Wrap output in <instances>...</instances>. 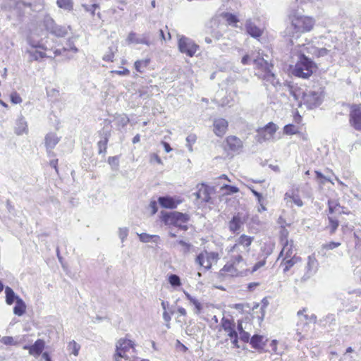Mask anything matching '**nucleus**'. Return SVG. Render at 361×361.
<instances>
[{
    "label": "nucleus",
    "mask_w": 361,
    "mask_h": 361,
    "mask_svg": "<svg viewBox=\"0 0 361 361\" xmlns=\"http://www.w3.org/2000/svg\"><path fill=\"white\" fill-rule=\"evenodd\" d=\"M149 208L151 210V214H154L158 210V206L156 201H151L149 205Z\"/></svg>",
    "instance_id": "nucleus-60"
},
{
    "label": "nucleus",
    "mask_w": 361,
    "mask_h": 361,
    "mask_svg": "<svg viewBox=\"0 0 361 361\" xmlns=\"http://www.w3.org/2000/svg\"><path fill=\"white\" fill-rule=\"evenodd\" d=\"M149 161L151 163H153V162H157L159 164H162V161H161V159H160V157L157 154H152L150 155V159H149Z\"/></svg>",
    "instance_id": "nucleus-63"
},
{
    "label": "nucleus",
    "mask_w": 361,
    "mask_h": 361,
    "mask_svg": "<svg viewBox=\"0 0 361 361\" xmlns=\"http://www.w3.org/2000/svg\"><path fill=\"white\" fill-rule=\"evenodd\" d=\"M349 123L355 130L361 131V104H353L350 106Z\"/></svg>",
    "instance_id": "nucleus-9"
},
{
    "label": "nucleus",
    "mask_w": 361,
    "mask_h": 361,
    "mask_svg": "<svg viewBox=\"0 0 361 361\" xmlns=\"http://www.w3.org/2000/svg\"><path fill=\"white\" fill-rule=\"evenodd\" d=\"M5 294H6V301L8 305H12L16 300H17V296L13 289L8 286L5 288Z\"/></svg>",
    "instance_id": "nucleus-33"
},
{
    "label": "nucleus",
    "mask_w": 361,
    "mask_h": 361,
    "mask_svg": "<svg viewBox=\"0 0 361 361\" xmlns=\"http://www.w3.org/2000/svg\"><path fill=\"white\" fill-rule=\"evenodd\" d=\"M222 16L226 19L229 25L235 24L238 22L237 17L230 13H223Z\"/></svg>",
    "instance_id": "nucleus-42"
},
{
    "label": "nucleus",
    "mask_w": 361,
    "mask_h": 361,
    "mask_svg": "<svg viewBox=\"0 0 361 361\" xmlns=\"http://www.w3.org/2000/svg\"><path fill=\"white\" fill-rule=\"evenodd\" d=\"M43 22L46 30L57 37H63L68 33L69 27L56 25L49 15L44 16Z\"/></svg>",
    "instance_id": "nucleus-7"
},
{
    "label": "nucleus",
    "mask_w": 361,
    "mask_h": 361,
    "mask_svg": "<svg viewBox=\"0 0 361 361\" xmlns=\"http://www.w3.org/2000/svg\"><path fill=\"white\" fill-rule=\"evenodd\" d=\"M26 52L30 56V61H38L40 59L47 57V54L44 52L38 50L27 49Z\"/></svg>",
    "instance_id": "nucleus-31"
},
{
    "label": "nucleus",
    "mask_w": 361,
    "mask_h": 361,
    "mask_svg": "<svg viewBox=\"0 0 361 361\" xmlns=\"http://www.w3.org/2000/svg\"><path fill=\"white\" fill-rule=\"evenodd\" d=\"M284 86L294 99L298 102L299 106H300L302 102V97L305 92L301 88L290 83L285 84Z\"/></svg>",
    "instance_id": "nucleus-16"
},
{
    "label": "nucleus",
    "mask_w": 361,
    "mask_h": 361,
    "mask_svg": "<svg viewBox=\"0 0 361 361\" xmlns=\"http://www.w3.org/2000/svg\"><path fill=\"white\" fill-rule=\"evenodd\" d=\"M231 261L238 267H239L240 264H244L243 256L239 254L232 256Z\"/></svg>",
    "instance_id": "nucleus-55"
},
{
    "label": "nucleus",
    "mask_w": 361,
    "mask_h": 361,
    "mask_svg": "<svg viewBox=\"0 0 361 361\" xmlns=\"http://www.w3.org/2000/svg\"><path fill=\"white\" fill-rule=\"evenodd\" d=\"M245 221V217L242 214L237 213L228 222L229 231L233 233H239Z\"/></svg>",
    "instance_id": "nucleus-13"
},
{
    "label": "nucleus",
    "mask_w": 361,
    "mask_h": 361,
    "mask_svg": "<svg viewBox=\"0 0 361 361\" xmlns=\"http://www.w3.org/2000/svg\"><path fill=\"white\" fill-rule=\"evenodd\" d=\"M305 312V309H303V310H299L298 312V316L300 318V322L298 323L297 324V326H298V329H297V331H298V334H301L302 332L303 331V330H301V331H300V329H299V326L301 324L302 322H303L305 320H304V315H305L304 314V312Z\"/></svg>",
    "instance_id": "nucleus-52"
},
{
    "label": "nucleus",
    "mask_w": 361,
    "mask_h": 361,
    "mask_svg": "<svg viewBox=\"0 0 361 361\" xmlns=\"http://www.w3.org/2000/svg\"><path fill=\"white\" fill-rule=\"evenodd\" d=\"M221 190L225 191L224 194L226 195H231L239 191V189L237 187L229 185H224Z\"/></svg>",
    "instance_id": "nucleus-43"
},
{
    "label": "nucleus",
    "mask_w": 361,
    "mask_h": 361,
    "mask_svg": "<svg viewBox=\"0 0 361 361\" xmlns=\"http://www.w3.org/2000/svg\"><path fill=\"white\" fill-rule=\"evenodd\" d=\"M169 282L173 287L179 286L181 284L179 276L176 274H171L169 276Z\"/></svg>",
    "instance_id": "nucleus-46"
},
{
    "label": "nucleus",
    "mask_w": 361,
    "mask_h": 361,
    "mask_svg": "<svg viewBox=\"0 0 361 361\" xmlns=\"http://www.w3.org/2000/svg\"><path fill=\"white\" fill-rule=\"evenodd\" d=\"M285 200L287 204L294 203L298 207L302 206V201L300 200L298 195H289L288 193L285 194Z\"/></svg>",
    "instance_id": "nucleus-36"
},
{
    "label": "nucleus",
    "mask_w": 361,
    "mask_h": 361,
    "mask_svg": "<svg viewBox=\"0 0 361 361\" xmlns=\"http://www.w3.org/2000/svg\"><path fill=\"white\" fill-rule=\"evenodd\" d=\"M240 338L243 342H248L250 339V334L246 331L240 332Z\"/></svg>",
    "instance_id": "nucleus-64"
},
{
    "label": "nucleus",
    "mask_w": 361,
    "mask_h": 361,
    "mask_svg": "<svg viewBox=\"0 0 361 361\" xmlns=\"http://www.w3.org/2000/svg\"><path fill=\"white\" fill-rule=\"evenodd\" d=\"M254 240V237L249 236L245 234H242L235 241V243L231 247L229 252H238L243 251L240 250V247L242 246L246 253L250 252V247Z\"/></svg>",
    "instance_id": "nucleus-10"
},
{
    "label": "nucleus",
    "mask_w": 361,
    "mask_h": 361,
    "mask_svg": "<svg viewBox=\"0 0 361 361\" xmlns=\"http://www.w3.org/2000/svg\"><path fill=\"white\" fill-rule=\"evenodd\" d=\"M314 69V63L304 54H301L293 70V73L295 76L308 78L313 73Z\"/></svg>",
    "instance_id": "nucleus-4"
},
{
    "label": "nucleus",
    "mask_w": 361,
    "mask_h": 361,
    "mask_svg": "<svg viewBox=\"0 0 361 361\" xmlns=\"http://www.w3.org/2000/svg\"><path fill=\"white\" fill-rule=\"evenodd\" d=\"M128 43L145 44L148 47L154 44V41L151 39V33L146 32L141 35L134 32H130L127 37Z\"/></svg>",
    "instance_id": "nucleus-11"
},
{
    "label": "nucleus",
    "mask_w": 361,
    "mask_h": 361,
    "mask_svg": "<svg viewBox=\"0 0 361 361\" xmlns=\"http://www.w3.org/2000/svg\"><path fill=\"white\" fill-rule=\"evenodd\" d=\"M328 219H329V224L331 226V233H334L335 231L338 227V225H339L338 221L337 219H335L330 216H329Z\"/></svg>",
    "instance_id": "nucleus-53"
},
{
    "label": "nucleus",
    "mask_w": 361,
    "mask_h": 361,
    "mask_svg": "<svg viewBox=\"0 0 361 361\" xmlns=\"http://www.w3.org/2000/svg\"><path fill=\"white\" fill-rule=\"evenodd\" d=\"M202 252L204 255H207L209 262L212 264L213 261H216L219 259V255L216 252L207 251H204Z\"/></svg>",
    "instance_id": "nucleus-49"
},
{
    "label": "nucleus",
    "mask_w": 361,
    "mask_h": 361,
    "mask_svg": "<svg viewBox=\"0 0 361 361\" xmlns=\"http://www.w3.org/2000/svg\"><path fill=\"white\" fill-rule=\"evenodd\" d=\"M158 201L160 205L164 208L174 209L177 206L173 199L170 197H160Z\"/></svg>",
    "instance_id": "nucleus-28"
},
{
    "label": "nucleus",
    "mask_w": 361,
    "mask_h": 361,
    "mask_svg": "<svg viewBox=\"0 0 361 361\" xmlns=\"http://www.w3.org/2000/svg\"><path fill=\"white\" fill-rule=\"evenodd\" d=\"M59 142V137L54 133H49L45 137V147L49 157L54 155L52 149Z\"/></svg>",
    "instance_id": "nucleus-18"
},
{
    "label": "nucleus",
    "mask_w": 361,
    "mask_h": 361,
    "mask_svg": "<svg viewBox=\"0 0 361 361\" xmlns=\"http://www.w3.org/2000/svg\"><path fill=\"white\" fill-rule=\"evenodd\" d=\"M128 231L129 230L127 227L119 228L118 236L122 242H123L126 239L128 235Z\"/></svg>",
    "instance_id": "nucleus-51"
},
{
    "label": "nucleus",
    "mask_w": 361,
    "mask_h": 361,
    "mask_svg": "<svg viewBox=\"0 0 361 361\" xmlns=\"http://www.w3.org/2000/svg\"><path fill=\"white\" fill-rule=\"evenodd\" d=\"M180 245L183 247L182 252L183 254H187L190 252L192 245L185 242L184 240H180L177 242Z\"/></svg>",
    "instance_id": "nucleus-48"
},
{
    "label": "nucleus",
    "mask_w": 361,
    "mask_h": 361,
    "mask_svg": "<svg viewBox=\"0 0 361 361\" xmlns=\"http://www.w3.org/2000/svg\"><path fill=\"white\" fill-rule=\"evenodd\" d=\"M58 6L66 11H71L73 8V2L72 0H57Z\"/></svg>",
    "instance_id": "nucleus-37"
},
{
    "label": "nucleus",
    "mask_w": 361,
    "mask_h": 361,
    "mask_svg": "<svg viewBox=\"0 0 361 361\" xmlns=\"http://www.w3.org/2000/svg\"><path fill=\"white\" fill-rule=\"evenodd\" d=\"M161 214L162 221L165 224L173 225L183 231L188 230V226L185 224L190 219L188 214L178 212H161Z\"/></svg>",
    "instance_id": "nucleus-3"
},
{
    "label": "nucleus",
    "mask_w": 361,
    "mask_h": 361,
    "mask_svg": "<svg viewBox=\"0 0 361 361\" xmlns=\"http://www.w3.org/2000/svg\"><path fill=\"white\" fill-rule=\"evenodd\" d=\"M213 126L215 135L219 137H222L228 129V121L222 118H215Z\"/></svg>",
    "instance_id": "nucleus-15"
},
{
    "label": "nucleus",
    "mask_w": 361,
    "mask_h": 361,
    "mask_svg": "<svg viewBox=\"0 0 361 361\" xmlns=\"http://www.w3.org/2000/svg\"><path fill=\"white\" fill-rule=\"evenodd\" d=\"M185 295L190 302L195 306V313L199 314L202 310V304L198 301V300L190 295L188 293L185 292Z\"/></svg>",
    "instance_id": "nucleus-30"
},
{
    "label": "nucleus",
    "mask_w": 361,
    "mask_h": 361,
    "mask_svg": "<svg viewBox=\"0 0 361 361\" xmlns=\"http://www.w3.org/2000/svg\"><path fill=\"white\" fill-rule=\"evenodd\" d=\"M283 131L287 135H293L296 133L297 130L294 125L288 124L284 126Z\"/></svg>",
    "instance_id": "nucleus-50"
},
{
    "label": "nucleus",
    "mask_w": 361,
    "mask_h": 361,
    "mask_svg": "<svg viewBox=\"0 0 361 361\" xmlns=\"http://www.w3.org/2000/svg\"><path fill=\"white\" fill-rule=\"evenodd\" d=\"M28 44L32 49H46L45 47L40 42H35L31 38L27 39Z\"/></svg>",
    "instance_id": "nucleus-47"
},
{
    "label": "nucleus",
    "mask_w": 361,
    "mask_h": 361,
    "mask_svg": "<svg viewBox=\"0 0 361 361\" xmlns=\"http://www.w3.org/2000/svg\"><path fill=\"white\" fill-rule=\"evenodd\" d=\"M45 347V342L42 339H37L33 345H30V355L34 356L35 357H37L41 354L42 355V352Z\"/></svg>",
    "instance_id": "nucleus-19"
},
{
    "label": "nucleus",
    "mask_w": 361,
    "mask_h": 361,
    "mask_svg": "<svg viewBox=\"0 0 361 361\" xmlns=\"http://www.w3.org/2000/svg\"><path fill=\"white\" fill-rule=\"evenodd\" d=\"M178 47L181 53L190 57H192L199 48V46L193 40L183 35L179 36Z\"/></svg>",
    "instance_id": "nucleus-8"
},
{
    "label": "nucleus",
    "mask_w": 361,
    "mask_h": 361,
    "mask_svg": "<svg viewBox=\"0 0 361 361\" xmlns=\"http://www.w3.org/2000/svg\"><path fill=\"white\" fill-rule=\"evenodd\" d=\"M318 263L317 259L312 256L308 257V261L307 264V272L306 276L307 278H310L311 276H312L317 269Z\"/></svg>",
    "instance_id": "nucleus-24"
},
{
    "label": "nucleus",
    "mask_w": 361,
    "mask_h": 361,
    "mask_svg": "<svg viewBox=\"0 0 361 361\" xmlns=\"http://www.w3.org/2000/svg\"><path fill=\"white\" fill-rule=\"evenodd\" d=\"M221 271L227 273L231 276H237L242 274V271H240L238 267L231 261L224 265Z\"/></svg>",
    "instance_id": "nucleus-22"
},
{
    "label": "nucleus",
    "mask_w": 361,
    "mask_h": 361,
    "mask_svg": "<svg viewBox=\"0 0 361 361\" xmlns=\"http://www.w3.org/2000/svg\"><path fill=\"white\" fill-rule=\"evenodd\" d=\"M134 345V342L131 340L119 339L116 345L114 361H137L135 360H130L135 351Z\"/></svg>",
    "instance_id": "nucleus-1"
},
{
    "label": "nucleus",
    "mask_w": 361,
    "mask_h": 361,
    "mask_svg": "<svg viewBox=\"0 0 361 361\" xmlns=\"http://www.w3.org/2000/svg\"><path fill=\"white\" fill-rule=\"evenodd\" d=\"M26 305L25 302L20 298H17L16 305L13 308V313L18 316H22L25 312Z\"/></svg>",
    "instance_id": "nucleus-29"
},
{
    "label": "nucleus",
    "mask_w": 361,
    "mask_h": 361,
    "mask_svg": "<svg viewBox=\"0 0 361 361\" xmlns=\"http://www.w3.org/2000/svg\"><path fill=\"white\" fill-rule=\"evenodd\" d=\"M281 229L280 231V237H281V244L283 245V247L280 253V255L283 256L286 249L288 248V236L289 232L285 228L284 225H281Z\"/></svg>",
    "instance_id": "nucleus-27"
},
{
    "label": "nucleus",
    "mask_w": 361,
    "mask_h": 361,
    "mask_svg": "<svg viewBox=\"0 0 361 361\" xmlns=\"http://www.w3.org/2000/svg\"><path fill=\"white\" fill-rule=\"evenodd\" d=\"M15 133L18 135L27 133V124L23 117H20L18 119Z\"/></svg>",
    "instance_id": "nucleus-26"
},
{
    "label": "nucleus",
    "mask_w": 361,
    "mask_h": 361,
    "mask_svg": "<svg viewBox=\"0 0 361 361\" xmlns=\"http://www.w3.org/2000/svg\"><path fill=\"white\" fill-rule=\"evenodd\" d=\"M1 341L4 345H14L16 344V343L14 341V339L12 336H4L1 338Z\"/></svg>",
    "instance_id": "nucleus-56"
},
{
    "label": "nucleus",
    "mask_w": 361,
    "mask_h": 361,
    "mask_svg": "<svg viewBox=\"0 0 361 361\" xmlns=\"http://www.w3.org/2000/svg\"><path fill=\"white\" fill-rule=\"evenodd\" d=\"M11 101L13 104H17L22 102V99L19 94H18L16 92H13L11 94Z\"/></svg>",
    "instance_id": "nucleus-54"
},
{
    "label": "nucleus",
    "mask_w": 361,
    "mask_h": 361,
    "mask_svg": "<svg viewBox=\"0 0 361 361\" xmlns=\"http://www.w3.org/2000/svg\"><path fill=\"white\" fill-rule=\"evenodd\" d=\"M150 60L149 59L137 60L135 62L134 66L135 70L139 73H143L144 70L149 64Z\"/></svg>",
    "instance_id": "nucleus-34"
},
{
    "label": "nucleus",
    "mask_w": 361,
    "mask_h": 361,
    "mask_svg": "<svg viewBox=\"0 0 361 361\" xmlns=\"http://www.w3.org/2000/svg\"><path fill=\"white\" fill-rule=\"evenodd\" d=\"M80 345L78 344L75 341H70L68 345V350L73 354L75 356L78 355Z\"/></svg>",
    "instance_id": "nucleus-40"
},
{
    "label": "nucleus",
    "mask_w": 361,
    "mask_h": 361,
    "mask_svg": "<svg viewBox=\"0 0 361 361\" xmlns=\"http://www.w3.org/2000/svg\"><path fill=\"white\" fill-rule=\"evenodd\" d=\"M82 7L85 8L86 11L90 12L92 16L94 15V12L96 8L99 7L98 4H94L92 5L88 6V5H82Z\"/></svg>",
    "instance_id": "nucleus-57"
},
{
    "label": "nucleus",
    "mask_w": 361,
    "mask_h": 361,
    "mask_svg": "<svg viewBox=\"0 0 361 361\" xmlns=\"http://www.w3.org/2000/svg\"><path fill=\"white\" fill-rule=\"evenodd\" d=\"M266 264V260L265 259H263V260H260L258 262H257L252 267V269L251 271L252 273L256 271L257 270H258L259 268L264 267Z\"/></svg>",
    "instance_id": "nucleus-59"
},
{
    "label": "nucleus",
    "mask_w": 361,
    "mask_h": 361,
    "mask_svg": "<svg viewBox=\"0 0 361 361\" xmlns=\"http://www.w3.org/2000/svg\"><path fill=\"white\" fill-rule=\"evenodd\" d=\"M328 206L329 214L337 212L338 208L341 207L340 204L337 201L332 200L328 201Z\"/></svg>",
    "instance_id": "nucleus-45"
},
{
    "label": "nucleus",
    "mask_w": 361,
    "mask_h": 361,
    "mask_svg": "<svg viewBox=\"0 0 361 361\" xmlns=\"http://www.w3.org/2000/svg\"><path fill=\"white\" fill-rule=\"evenodd\" d=\"M226 142L229 149L233 152H238L243 147L242 141L235 136H229L226 138Z\"/></svg>",
    "instance_id": "nucleus-23"
},
{
    "label": "nucleus",
    "mask_w": 361,
    "mask_h": 361,
    "mask_svg": "<svg viewBox=\"0 0 361 361\" xmlns=\"http://www.w3.org/2000/svg\"><path fill=\"white\" fill-rule=\"evenodd\" d=\"M324 95L322 90L305 92L302 97V102L307 109H312L319 106L323 101Z\"/></svg>",
    "instance_id": "nucleus-6"
},
{
    "label": "nucleus",
    "mask_w": 361,
    "mask_h": 361,
    "mask_svg": "<svg viewBox=\"0 0 361 361\" xmlns=\"http://www.w3.org/2000/svg\"><path fill=\"white\" fill-rule=\"evenodd\" d=\"M253 63L256 67L262 73L258 72V75L266 82H270L273 86L281 85L279 80L276 78L275 75L271 72L273 66L269 63L263 58L257 57L253 59Z\"/></svg>",
    "instance_id": "nucleus-2"
},
{
    "label": "nucleus",
    "mask_w": 361,
    "mask_h": 361,
    "mask_svg": "<svg viewBox=\"0 0 361 361\" xmlns=\"http://www.w3.org/2000/svg\"><path fill=\"white\" fill-rule=\"evenodd\" d=\"M197 140V136L195 134H190L186 137V147H188L190 152H192V145L195 143Z\"/></svg>",
    "instance_id": "nucleus-44"
},
{
    "label": "nucleus",
    "mask_w": 361,
    "mask_h": 361,
    "mask_svg": "<svg viewBox=\"0 0 361 361\" xmlns=\"http://www.w3.org/2000/svg\"><path fill=\"white\" fill-rule=\"evenodd\" d=\"M111 72L121 76L128 75L130 74V71L126 68H122V70L113 71Z\"/></svg>",
    "instance_id": "nucleus-61"
},
{
    "label": "nucleus",
    "mask_w": 361,
    "mask_h": 361,
    "mask_svg": "<svg viewBox=\"0 0 361 361\" xmlns=\"http://www.w3.org/2000/svg\"><path fill=\"white\" fill-rule=\"evenodd\" d=\"M247 32L252 37H259L262 34V30L257 27L251 20H247L245 23Z\"/></svg>",
    "instance_id": "nucleus-21"
},
{
    "label": "nucleus",
    "mask_w": 361,
    "mask_h": 361,
    "mask_svg": "<svg viewBox=\"0 0 361 361\" xmlns=\"http://www.w3.org/2000/svg\"><path fill=\"white\" fill-rule=\"evenodd\" d=\"M114 121L118 128H123L128 125L130 120L126 115H117L114 117Z\"/></svg>",
    "instance_id": "nucleus-35"
},
{
    "label": "nucleus",
    "mask_w": 361,
    "mask_h": 361,
    "mask_svg": "<svg viewBox=\"0 0 361 361\" xmlns=\"http://www.w3.org/2000/svg\"><path fill=\"white\" fill-rule=\"evenodd\" d=\"M298 258L291 257L290 259H283L282 264L284 265L283 271H288L297 262Z\"/></svg>",
    "instance_id": "nucleus-41"
},
{
    "label": "nucleus",
    "mask_w": 361,
    "mask_h": 361,
    "mask_svg": "<svg viewBox=\"0 0 361 361\" xmlns=\"http://www.w3.org/2000/svg\"><path fill=\"white\" fill-rule=\"evenodd\" d=\"M198 190L194 192L196 198L201 200L204 202H208L210 200V188L204 183L197 185Z\"/></svg>",
    "instance_id": "nucleus-17"
},
{
    "label": "nucleus",
    "mask_w": 361,
    "mask_h": 361,
    "mask_svg": "<svg viewBox=\"0 0 361 361\" xmlns=\"http://www.w3.org/2000/svg\"><path fill=\"white\" fill-rule=\"evenodd\" d=\"M314 25V20L312 18L307 16L295 17L292 20L291 25L288 27V33L293 30V37H295V33H302L312 30Z\"/></svg>",
    "instance_id": "nucleus-5"
},
{
    "label": "nucleus",
    "mask_w": 361,
    "mask_h": 361,
    "mask_svg": "<svg viewBox=\"0 0 361 361\" xmlns=\"http://www.w3.org/2000/svg\"><path fill=\"white\" fill-rule=\"evenodd\" d=\"M153 90H157V87L151 85L149 87L142 88V90H139L140 97H143V98L149 97V96L153 94V93H152Z\"/></svg>",
    "instance_id": "nucleus-39"
},
{
    "label": "nucleus",
    "mask_w": 361,
    "mask_h": 361,
    "mask_svg": "<svg viewBox=\"0 0 361 361\" xmlns=\"http://www.w3.org/2000/svg\"><path fill=\"white\" fill-rule=\"evenodd\" d=\"M263 336L259 335H254L250 338V344L254 348H262V341Z\"/></svg>",
    "instance_id": "nucleus-38"
},
{
    "label": "nucleus",
    "mask_w": 361,
    "mask_h": 361,
    "mask_svg": "<svg viewBox=\"0 0 361 361\" xmlns=\"http://www.w3.org/2000/svg\"><path fill=\"white\" fill-rule=\"evenodd\" d=\"M276 130V125L272 122L269 123L257 130L258 141L262 142L273 138Z\"/></svg>",
    "instance_id": "nucleus-12"
},
{
    "label": "nucleus",
    "mask_w": 361,
    "mask_h": 361,
    "mask_svg": "<svg viewBox=\"0 0 361 361\" xmlns=\"http://www.w3.org/2000/svg\"><path fill=\"white\" fill-rule=\"evenodd\" d=\"M221 326L225 331L228 332V336L230 338L235 337L238 334L235 329V324L228 318H222Z\"/></svg>",
    "instance_id": "nucleus-20"
},
{
    "label": "nucleus",
    "mask_w": 361,
    "mask_h": 361,
    "mask_svg": "<svg viewBox=\"0 0 361 361\" xmlns=\"http://www.w3.org/2000/svg\"><path fill=\"white\" fill-rule=\"evenodd\" d=\"M195 263L206 270H209L212 267V263L209 262L207 255H204L202 252L196 257Z\"/></svg>",
    "instance_id": "nucleus-25"
},
{
    "label": "nucleus",
    "mask_w": 361,
    "mask_h": 361,
    "mask_svg": "<svg viewBox=\"0 0 361 361\" xmlns=\"http://www.w3.org/2000/svg\"><path fill=\"white\" fill-rule=\"evenodd\" d=\"M137 235L139 236L140 240L142 243H149L150 241L158 243L160 239L159 236L157 235H149L145 233Z\"/></svg>",
    "instance_id": "nucleus-32"
},
{
    "label": "nucleus",
    "mask_w": 361,
    "mask_h": 361,
    "mask_svg": "<svg viewBox=\"0 0 361 361\" xmlns=\"http://www.w3.org/2000/svg\"><path fill=\"white\" fill-rule=\"evenodd\" d=\"M101 140L97 142L99 154H105L107 149V143L111 136V130L104 127L102 130L99 132Z\"/></svg>",
    "instance_id": "nucleus-14"
},
{
    "label": "nucleus",
    "mask_w": 361,
    "mask_h": 361,
    "mask_svg": "<svg viewBox=\"0 0 361 361\" xmlns=\"http://www.w3.org/2000/svg\"><path fill=\"white\" fill-rule=\"evenodd\" d=\"M292 244L291 245H289V243H288V248L286 249L283 255H285V257L284 259H287V258H291L292 257Z\"/></svg>",
    "instance_id": "nucleus-62"
},
{
    "label": "nucleus",
    "mask_w": 361,
    "mask_h": 361,
    "mask_svg": "<svg viewBox=\"0 0 361 361\" xmlns=\"http://www.w3.org/2000/svg\"><path fill=\"white\" fill-rule=\"evenodd\" d=\"M304 327H306L307 326V321L312 322L314 323H316L317 322V316L315 314H312L311 316H308L307 314L304 315Z\"/></svg>",
    "instance_id": "nucleus-58"
}]
</instances>
